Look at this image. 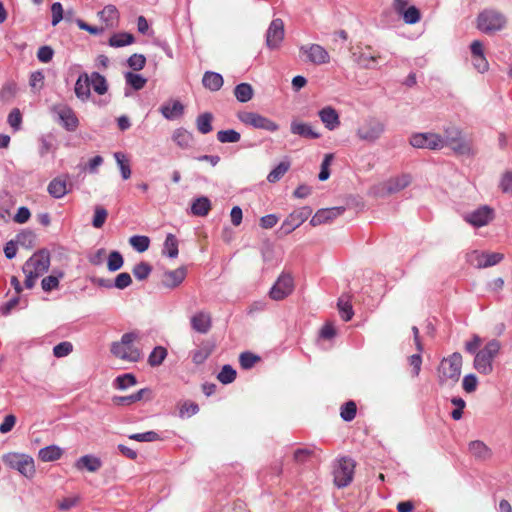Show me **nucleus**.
<instances>
[{
  "mask_svg": "<svg viewBox=\"0 0 512 512\" xmlns=\"http://www.w3.org/2000/svg\"><path fill=\"white\" fill-rule=\"evenodd\" d=\"M462 356L454 352L450 356L443 358L438 367V382L441 386L456 384L461 375Z\"/></svg>",
  "mask_w": 512,
  "mask_h": 512,
  "instance_id": "f257e3e1",
  "label": "nucleus"
},
{
  "mask_svg": "<svg viewBox=\"0 0 512 512\" xmlns=\"http://www.w3.org/2000/svg\"><path fill=\"white\" fill-rule=\"evenodd\" d=\"M507 24L506 17L493 9H485L476 19V27L485 34H492L502 30Z\"/></svg>",
  "mask_w": 512,
  "mask_h": 512,
  "instance_id": "f03ea898",
  "label": "nucleus"
},
{
  "mask_svg": "<svg viewBox=\"0 0 512 512\" xmlns=\"http://www.w3.org/2000/svg\"><path fill=\"white\" fill-rule=\"evenodd\" d=\"M3 463L10 469L16 470L25 478H33L35 475L34 459L24 453L10 452L3 456Z\"/></svg>",
  "mask_w": 512,
  "mask_h": 512,
  "instance_id": "7ed1b4c3",
  "label": "nucleus"
},
{
  "mask_svg": "<svg viewBox=\"0 0 512 512\" xmlns=\"http://www.w3.org/2000/svg\"><path fill=\"white\" fill-rule=\"evenodd\" d=\"M500 342L496 339L489 341L483 349L476 353L474 358V368L481 374H490L493 370V359L499 353Z\"/></svg>",
  "mask_w": 512,
  "mask_h": 512,
  "instance_id": "20e7f679",
  "label": "nucleus"
},
{
  "mask_svg": "<svg viewBox=\"0 0 512 512\" xmlns=\"http://www.w3.org/2000/svg\"><path fill=\"white\" fill-rule=\"evenodd\" d=\"M443 142L444 147H450L458 155L473 154L472 147L463 136L460 128L451 126L444 129Z\"/></svg>",
  "mask_w": 512,
  "mask_h": 512,
  "instance_id": "39448f33",
  "label": "nucleus"
},
{
  "mask_svg": "<svg viewBox=\"0 0 512 512\" xmlns=\"http://www.w3.org/2000/svg\"><path fill=\"white\" fill-rule=\"evenodd\" d=\"M385 124L375 117H369L357 128V137L368 143H375L385 132Z\"/></svg>",
  "mask_w": 512,
  "mask_h": 512,
  "instance_id": "423d86ee",
  "label": "nucleus"
},
{
  "mask_svg": "<svg viewBox=\"0 0 512 512\" xmlns=\"http://www.w3.org/2000/svg\"><path fill=\"white\" fill-rule=\"evenodd\" d=\"M320 456V449L315 445L297 447L292 451L291 463L297 470L307 468Z\"/></svg>",
  "mask_w": 512,
  "mask_h": 512,
  "instance_id": "0eeeda50",
  "label": "nucleus"
},
{
  "mask_svg": "<svg viewBox=\"0 0 512 512\" xmlns=\"http://www.w3.org/2000/svg\"><path fill=\"white\" fill-rule=\"evenodd\" d=\"M237 118L244 125L251 126L256 129L275 132L279 128L277 123L256 112L240 111L237 113Z\"/></svg>",
  "mask_w": 512,
  "mask_h": 512,
  "instance_id": "6e6552de",
  "label": "nucleus"
},
{
  "mask_svg": "<svg viewBox=\"0 0 512 512\" xmlns=\"http://www.w3.org/2000/svg\"><path fill=\"white\" fill-rule=\"evenodd\" d=\"M409 143L418 149L441 150L444 148L443 137L434 132L414 133Z\"/></svg>",
  "mask_w": 512,
  "mask_h": 512,
  "instance_id": "1a4fd4ad",
  "label": "nucleus"
},
{
  "mask_svg": "<svg viewBox=\"0 0 512 512\" xmlns=\"http://www.w3.org/2000/svg\"><path fill=\"white\" fill-rule=\"evenodd\" d=\"M294 279L290 273L282 272L269 291V296L275 301H281L294 291Z\"/></svg>",
  "mask_w": 512,
  "mask_h": 512,
  "instance_id": "9d476101",
  "label": "nucleus"
},
{
  "mask_svg": "<svg viewBox=\"0 0 512 512\" xmlns=\"http://www.w3.org/2000/svg\"><path fill=\"white\" fill-rule=\"evenodd\" d=\"M311 213L312 210L309 207H303L293 211L282 222L279 232L283 235L292 233L307 220Z\"/></svg>",
  "mask_w": 512,
  "mask_h": 512,
  "instance_id": "9b49d317",
  "label": "nucleus"
},
{
  "mask_svg": "<svg viewBox=\"0 0 512 512\" xmlns=\"http://www.w3.org/2000/svg\"><path fill=\"white\" fill-rule=\"evenodd\" d=\"M300 53L306 56V61L315 65H323L330 62L328 51L319 44H308L300 47Z\"/></svg>",
  "mask_w": 512,
  "mask_h": 512,
  "instance_id": "f8f14e48",
  "label": "nucleus"
},
{
  "mask_svg": "<svg viewBox=\"0 0 512 512\" xmlns=\"http://www.w3.org/2000/svg\"><path fill=\"white\" fill-rule=\"evenodd\" d=\"M50 266V255L46 250H41L31 256L23 265L22 270L29 269L38 275L46 273Z\"/></svg>",
  "mask_w": 512,
  "mask_h": 512,
  "instance_id": "ddd939ff",
  "label": "nucleus"
},
{
  "mask_svg": "<svg viewBox=\"0 0 512 512\" xmlns=\"http://www.w3.org/2000/svg\"><path fill=\"white\" fill-rule=\"evenodd\" d=\"M493 219L494 210L487 205H483L464 216L467 223L477 228L488 225Z\"/></svg>",
  "mask_w": 512,
  "mask_h": 512,
  "instance_id": "4468645a",
  "label": "nucleus"
},
{
  "mask_svg": "<svg viewBox=\"0 0 512 512\" xmlns=\"http://www.w3.org/2000/svg\"><path fill=\"white\" fill-rule=\"evenodd\" d=\"M284 34L283 21L279 18L272 20L266 32L267 47L271 50L279 48L284 39Z\"/></svg>",
  "mask_w": 512,
  "mask_h": 512,
  "instance_id": "2eb2a0df",
  "label": "nucleus"
},
{
  "mask_svg": "<svg viewBox=\"0 0 512 512\" xmlns=\"http://www.w3.org/2000/svg\"><path fill=\"white\" fill-rule=\"evenodd\" d=\"M356 462L350 457H341L334 465V480H353Z\"/></svg>",
  "mask_w": 512,
  "mask_h": 512,
  "instance_id": "dca6fc26",
  "label": "nucleus"
},
{
  "mask_svg": "<svg viewBox=\"0 0 512 512\" xmlns=\"http://www.w3.org/2000/svg\"><path fill=\"white\" fill-rule=\"evenodd\" d=\"M345 211V208L342 206L331 207V208H322L319 209L311 218L310 225L315 227L322 224L329 223L341 216Z\"/></svg>",
  "mask_w": 512,
  "mask_h": 512,
  "instance_id": "f3484780",
  "label": "nucleus"
},
{
  "mask_svg": "<svg viewBox=\"0 0 512 512\" xmlns=\"http://www.w3.org/2000/svg\"><path fill=\"white\" fill-rule=\"evenodd\" d=\"M191 327L200 334H206L212 327V317L209 312L199 311L190 319Z\"/></svg>",
  "mask_w": 512,
  "mask_h": 512,
  "instance_id": "a211bd4d",
  "label": "nucleus"
},
{
  "mask_svg": "<svg viewBox=\"0 0 512 512\" xmlns=\"http://www.w3.org/2000/svg\"><path fill=\"white\" fill-rule=\"evenodd\" d=\"M187 270L181 266L175 270L165 271L163 274L162 284L164 287L173 289L178 287L186 278Z\"/></svg>",
  "mask_w": 512,
  "mask_h": 512,
  "instance_id": "6ab92c4d",
  "label": "nucleus"
},
{
  "mask_svg": "<svg viewBox=\"0 0 512 512\" xmlns=\"http://www.w3.org/2000/svg\"><path fill=\"white\" fill-rule=\"evenodd\" d=\"M468 452L477 461H487L492 458L493 452L483 441L474 440L468 444Z\"/></svg>",
  "mask_w": 512,
  "mask_h": 512,
  "instance_id": "aec40b11",
  "label": "nucleus"
},
{
  "mask_svg": "<svg viewBox=\"0 0 512 512\" xmlns=\"http://www.w3.org/2000/svg\"><path fill=\"white\" fill-rule=\"evenodd\" d=\"M58 117L60 124L68 132H74L79 126V120L75 112L70 107H64L59 110Z\"/></svg>",
  "mask_w": 512,
  "mask_h": 512,
  "instance_id": "412c9836",
  "label": "nucleus"
},
{
  "mask_svg": "<svg viewBox=\"0 0 512 512\" xmlns=\"http://www.w3.org/2000/svg\"><path fill=\"white\" fill-rule=\"evenodd\" d=\"M318 115H319L320 120L322 121V123L328 130L332 131V130L336 129L337 127H339V125H340L339 114L337 113L336 109H334L333 107L326 106V107L322 108L318 112Z\"/></svg>",
  "mask_w": 512,
  "mask_h": 512,
  "instance_id": "4be33fe9",
  "label": "nucleus"
},
{
  "mask_svg": "<svg viewBox=\"0 0 512 512\" xmlns=\"http://www.w3.org/2000/svg\"><path fill=\"white\" fill-rule=\"evenodd\" d=\"M101 466V459L92 454L84 455L75 462V467L80 471L86 470L89 472H95L99 470Z\"/></svg>",
  "mask_w": 512,
  "mask_h": 512,
  "instance_id": "5701e85b",
  "label": "nucleus"
},
{
  "mask_svg": "<svg viewBox=\"0 0 512 512\" xmlns=\"http://www.w3.org/2000/svg\"><path fill=\"white\" fill-rule=\"evenodd\" d=\"M290 130L291 133L308 139H318L321 136L320 133L314 131L313 127L308 123L292 121Z\"/></svg>",
  "mask_w": 512,
  "mask_h": 512,
  "instance_id": "b1692460",
  "label": "nucleus"
},
{
  "mask_svg": "<svg viewBox=\"0 0 512 512\" xmlns=\"http://www.w3.org/2000/svg\"><path fill=\"white\" fill-rule=\"evenodd\" d=\"M411 180L412 178L409 174H402L400 176L390 178L386 182V190L389 194L397 193L409 186Z\"/></svg>",
  "mask_w": 512,
  "mask_h": 512,
  "instance_id": "393cba45",
  "label": "nucleus"
},
{
  "mask_svg": "<svg viewBox=\"0 0 512 512\" xmlns=\"http://www.w3.org/2000/svg\"><path fill=\"white\" fill-rule=\"evenodd\" d=\"M224 80L221 74L212 71H206L202 78L203 86L212 91H219L223 86Z\"/></svg>",
  "mask_w": 512,
  "mask_h": 512,
  "instance_id": "a878e982",
  "label": "nucleus"
},
{
  "mask_svg": "<svg viewBox=\"0 0 512 512\" xmlns=\"http://www.w3.org/2000/svg\"><path fill=\"white\" fill-rule=\"evenodd\" d=\"M47 191L55 199H60L69 192L66 180L61 177L52 179L48 184Z\"/></svg>",
  "mask_w": 512,
  "mask_h": 512,
  "instance_id": "bb28decb",
  "label": "nucleus"
},
{
  "mask_svg": "<svg viewBox=\"0 0 512 512\" xmlns=\"http://www.w3.org/2000/svg\"><path fill=\"white\" fill-rule=\"evenodd\" d=\"M90 80L86 73L81 74L74 87L75 94L78 99L82 101H86L89 99L91 92H90Z\"/></svg>",
  "mask_w": 512,
  "mask_h": 512,
  "instance_id": "cd10ccee",
  "label": "nucleus"
},
{
  "mask_svg": "<svg viewBox=\"0 0 512 512\" xmlns=\"http://www.w3.org/2000/svg\"><path fill=\"white\" fill-rule=\"evenodd\" d=\"M191 214L198 217H205L211 210V201L206 196L195 198L191 204Z\"/></svg>",
  "mask_w": 512,
  "mask_h": 512,
  "instance_id": "c85d7f7f",
  "label": "nucleus"
},
{
  "mask_svg": "<svg viewBox=\"0 0 512 512\" xmlns=\"http://www.w3.org/2000/svg\"><path fill=\"white\" fill-rule=\"evenodd\" d=\"M160 111L166 119L173 120L183 114L184 106L180 101L176 100L162 105Z\"/></svg>",
  "mask_w": 512,
  "mask_h": 512,
  "instance_id": "c756f323",
  "label": "nucleus"
},
{
  "mask_svg": "<svg viewBox=\"0 0 512 512\" xmlns=\"http://www.w3.org/2000/svg\"><path fill=\"white\" fill-rule=\"evenodd\" d=\"M172 138L181 149L190 148L194 140L193 135L183 128L176 129Z\"/></svg>",
  "mask_w": 512,
  "mask_h": 512,
  "instance_id": "7c9ffc66",
  "label": "nucleus"
},
{
  "mask_svg": "<svg viewBox=\"0 0 512 512\" xmlns=\"http://www.w3.org/2000/svg\"><path fill=\"white\" fill-rule=\"evenodd\" d=\"M62 456V449L56 445H49L41 448L38 457L43 462H52L58 460Z\"/></svg>",
  "mask_w": 512,
  "mask_h": 512,
  "instance_id": "2f4dec72",
  "label": "nucleus"
},
{
  "mask_svg": "<svg viewBox=\"0 0 512 512\" xmlns=\"http://www.w3.org/2000/svg\"><path fill=\"white\" fill-rule=\"evenodd\" d=\"M253 88L249 83H240L234 88V95L241 103L250 101L253 97Z\"/></svg>",
  "mask_w": 512,
  "mask_h": 512,
  "instance_id": "473e14b6",
  "label": "nucleus"
},
{
  "mask_svg": "<svg viewBox=\"0 0 512 512\" xmlns=\"http://www.w3.org/2000/svg\"><path fill=\"white\" fill-rule=\"evenodd\" d=\"M179 250H178V240L175 237V235L169 233L166 236L162 254L166 255L169 258H176L178 256Z\"/></svg>",
  "mask_w": 512,
  "mask_h": 512,
  "instance_id": "72a5a7b5",
  "label": "nucleus"
},
{
  "mask_svg": "<svg viewBox=\"0 0 512 512\" xmlns=\"http://www.w3.org/2000/svg\"><path fill=\"white\" fill-rule=\"evenodd\" d=\"M111 352L116 357L128 359V332L122 335L120 342H114L112 344Z\"/></svg>",
  "mask_w": 512,
  "mask_h": 512,
  "instance_id": "f704fd0d",
  "label": "nucleus"
},
{
  "mask_svg": "<svg viewBox=\"0 0 512 512\" xmlns=\"http://www.w3.org/2000/svg\"><path fill=\"white\" fill-rule=\"evenodd\" d=\"M213 115L210 112L200 114L196 119V126L201 134H208L213 130Z\"/></svg>",
  "mask_w": 512,
  "mask_h": 512,
  "instance_id": "c9c22d12",
  "label": "nucleus"
},
{
  "mask_svg": "<svg viewBox=\"0 0 512 512\" xmlns=\"http://www.w3.org/2000/svg\"><path fill=\"white\" fill-rule=\"evenodd\" d=\"M98 15L106 26H113L115 20L118 18V10L114 5H107L98 13Z\"/></svg>",
  "mask_w": 512,
  "mask_h": 512,
  "instance_id": "e433bc0d",
  "label": "nucleus"
},
{
  "mask_svg": "<svg viewBox=\"0 0 512 512\" xmlns=\"http://www.w3.org/2000/svg\"><path fill=\"white\" fill-rule=\"evenodd\" d=\"M90 80V86L93 87L94 91L98 93L99 95H103L107 92V82L104 76H102L98 72H92L91 76L89 77Z\"/></svg>",
  "mask_w": 512,
  "mask_h": 512,
  "instance_id": "4c0bfd02",
  "label": "nucleus"
},
{
  "mask_svg": "<svg viewBox=\"0 0 512 512\" xmlns=\"http://www.w3.org/2000/svg\"><path fill=\"white\" fill-rule=\"evenodd\" d=\"M290 161H282L280 162L267 176V181L269 183L278 182L289 170Z\"/></svg>",
  "mask_w": 512,
  "mask_h": 512,
  "instance_id": "58836bf2",
  "label": "nucleus"
},
{
  "mask_svg": "<svg viewBox=\"0 0 512 512\" xmlns=\"http://www.w3.org/2000/svg\"><path fill=\"white\" fill-rule=\"evenodd\" d=\"M167 357V349L163 346H156L148 357V364L151 367L160 366Z\"/></svg>",
  "mask_w": 512,
  "mask_h": 512,
  "instance_id": "ea45409f",
  "label": "nucleus"
},
{
  "mask_svg": "<svg viewBox=\"0 0 512 512\" xmlns=\"http://www.w3.org/2000/svg\"><path fill=\"white\" fill-rule=\"evenodd\" d=\"M241 135L234 129L220 130L217 133V140L221 143H237Z\"/></svg>",
  "mask_w": 512,
  "mask_h": 512,
  "instance_id": "a19ab883",
  "label": "nucleus"
},
{
  "mask_svg": "<svg viewBox=\"0 0 512 512\" xmlns=\"http://www.w3.org/2000/svg\"><path fill=\"white\" fill-rule=\"evenodd\" d=\"M130 245L139 253L145 252L150 245V239L144 235H134L130 237Z\"/></svg>",
  "mask_w": 512,
  "mask_h": 512,
  "instance_id": "79ce46f5",
  "label": "nucleus"
},
{
  "mask_svg": "<svg viewBox=\"0 0 512 512\" xmlns=\"http://www.w3.org/2000/svg\"><path fill=\"white\" fill-rule=\"evenodd\" d=\"M236 370L229 364H226L222 367L221 371L217 375V379L222 384H230L232 383L236 378Z\"/></svg>",
  "mask_w": 512,
  "mask_h": 512,
  "instance_id": "37998d69",
  "label": "nucleus"
},
{
  "mask_svg": "<svg viewBox=\"0 0 512 512\" xmlns=\"http://www.w3.org/2000/svg\"><path fill=\"white\" fill-rule=\"evenodd\" d=\"M337 306H338L341 318L345 322L350 321L354 315L351 303L348 300H345L343 297H340L338 299Z\"/></svg>",
  "mask_w": 512,
  "mask_h": 512,
  "instance_id": "c03bdc74",
  "label": "nucleus"
},
{
  "mask_svg": "<svg viewBox=\"0 0 512 512\" xmlns=\"http://www.w3.org/2000/svg\"><path fill=\"white\" fill-rule=\"evenodd\" d=\"M124 263L123 256L118 251H112L107 260V268L111 272H115L119 270Z\"/></svg>",
  "mask_w": 512,
  "mask_h": 512,
  "instance_id": "a18cd8bd",
  "label": "nucleus"
},
{
  "mask_svg": "<svg viewBox=\"0 0 512 512\" xmlns=\"http://www.w3.org/2000/svg\"><path fill=\"white\" fill-rule=\"evenodd\" d=\"M356 412L357 406L355 402L348 401L341 406L340 416L344 421L350 422L355 418Z\"/></svg>",
  "mask_w": 512,
  "mask_h": 512,
  "instance_id": "49530a36",
  "label": "nucleus"
},
{
  "mask_svg": "<svg viewBox=\"0 0 512 512\" xmlns=\"http://www.w3.org/2000/svg\"><path fill=\"white\" fill-rule=\"evenodd\" d=\"M152 271V266L147 262H140L133 268V275L137 280L143 281L148 278Z\"/></svg>",
  "mask_w": 512,
  "mask_h": 512,
  "instance_id": "de8ad7c7",
  "label": "nucleus"
},
{
  "mask_svg": "<svg viewBox=\"0 0 512 512\" xmlns=\"http://www.w3.org/2000/svg\"><path fill=\"white\" fill-rule=\"evenodd\" d=\"M81 497L79 495H70L57 501V507L60 511H68L73 507H76L80 502Z\"/></svg>",
  "mask_w": 512,
  "mask_h": 512,
  "instance_id": "09e8293b",
  "label": "nucleus"
},
{
  "mask_svg": "<svg viewBox=\"0 0 512 512\" xmlns=\"http://www.w3.org/2000/svg\"><path fill=\"white\" fill-rule=\"evenodd\" d=\"M259 360V356L248 351L242 352L239 356V363L243 369L252 368Z\"/></svg>",
  "mask_w": 512,
  "mask_h": 512,
  "instance_id": "8fccbe9b",
  "label": "nucleus"
},
{
  "mask_svg": "<svg viewBox=\"0 0 512 512\" xmlns=\"http://www.w3.org/2000/svg\"><path fill=\"white\" fill-rule=\"evenodd\" d=\"M161 439L162 438L160 437V435L154 431L130 434V440H135L139 442H154L159 441Z\"/></svg>",
  "mask_w": 512,
  "mask_h": 512,
  "instance_id": "3c124183",
  "label": "nucleus"
},
{
  "mask_svg": "<svg viewBox=\"0 0 512 512\" xmlns=\"http://www.w3.org/2000/svg\"><path fill=\"white\" fill-rule=\"evenodd\" d=\"M72 350V343L68 341H63L54 346L53 355L57 358H62L69 355L72 352Z\"/></svg>",
  "mask_w": 512,
  "mask_h": 512,
  "instance_id": "603ef678",
  "label": "nucleus"
},
{
  "mask_svg": "<svg viewBox=\"0 0 512 512\" xmlns=\"http://www.w3.org/2000/svg\"><path fill=\"white\" fill-rule=\"evenodd\" d=\"M107 210L103 208L102 206H96L94 209V217L92 220V225L95 228H101L107 218Z\"/></svg>",
  "mask_w": 512,
  "mask_h": 512,
  "instance_id": "864d4df0",
  "label": "nucleus"
},
{
  "mask_svg": "<svg viewBox=\"0 0 512 512\" xmlns=\"http://www.w3.org/2000/svg\"><path fill=\"white\" fill-rule=\"evenodd\" d=\"M504 258V255L502 253L498 252H492V253H486L484 252V260L483 263H479L480 266L491 267L498 263H500Z\"/></svg>",
  "mask_w": 512,
  "mask_h": 512,
  "instance_id": "5fc2aeb1",
  "label": "nucleus"
},
{
  "mask_svg": "<svg viewBox=\"0 0 512 512\" xmlns=\"http://www.w3.org/2000/svg\"><path fill=\"white\" fill-rule=\"evenodd\" d=\"M114 158L120 168L123 179H128V158L123 152H115Z\"/></svg>",
  "mask_w": 512,
  "mask_h": 512,
  "instance_id": "6e6d98bb",
  "label": "nucleus"
},
{
  "mask_svg": "<svg viewBox=\"0 0 512 512\" xmlns=\"http://www.w3.org/2000/svg\"><path fill=\"white\" fill-rule=\"evenodd\" d=\"M7 122L14 129V131L20 130L22 124V115L18 108L11 110L8 115Z\"/></svg>",
  "mask_w": 512,
  "mask_h": 512,
  "instance_id": "4d7b16f0",
  "label": "nucleus"
},
{
  "mask_svg": "<svg viewBox=\"0 0 512 512\" xmlns=\"http://www.w3.org/2000/svg\"><path fill=\"white\" fill-rule=\"evenodd\" d=\"M403 19L407 24H415L420 20V12L415 6H410L402 13Z\"/></svg>",
  "mask_w": 512,
  "mask_h": 512,
  "instance_id": "13d9d810",
  "label": "nucleus"
},
{
  "mask_svg": "<svg viewBox=\"0 0 512 512\" xmlns=\"http://www.w3.org/2000/svg\"><path fill=\"white\" fill-rule=\"evenodd\" d=\"M53 136L52 135H46L41 136L40 146H39V154L41 157H44L47 153H49L53 149Z\"/></svg>",
  "mask_w": 512,
  "mask_h": 512,
  "instance_id": "bf43d9fd",
  "label": "nucleus"
},
{
  "mask_svg": "<svg viewBox=\"0 0 512 512\" xmlns=\"http://www.w3.org/2000/svg\"><path fill=\"white\" fill-rule=\"evenodd\" d=\"M147 83V78L141 74L130 71V88L136 91L141 90Z\"/></svg>",
  "mask_w": 512,
  "mask_h": 512,
  "instance_id": "052dcab7",
  "label": "nucleus"
},
{
  "mask_svg": "<svg viewBox=\"0 0 512 512\" xmlns=\"http://www.w3.org/2000/svg\"><path fill=\"white\" fill-rule=\"evenodd\" d=\"M153 397L152 390L149 388H143L137 391L136 393L130 394V404L135 403L141 400L149 401Z\"/></svg>",
  "mask_w": 512,
  "mask_h": 512,
  "instance_id": "680f3d73",
  "label": "nucleus"
},
{
  "mask_svg": "<svg viewBox=\"0 0 512 512\" xmlns=\"http://www.w3.org/2000/svg\"><path fill=\"white\" fill-rule=\"evenodd\" d=\"M59 286V277L55 275H49L42 279L41 287L45 292H50L53 289L58 288Z\"/></svg>",
  "mask_w": 512,
  "mask_h": 512,
  "instance_id": "e2e57ef3",
  "label": "nucleus"
},
{
  "mask_svg": "<svg viewBox=\"0 0 512 512\" xmlns=\"http://www.w3.org/2000/svg\"><path fill=\"white\" fill-rule=\"evenodd\" d=\"M146 64V57L143 54L130 55V70L139 71L144 68Z\"/></svg>",
  "mask_w": 512,
  "mask_h": 512,
  "instance_id": "0e129e2a",
  "label": "nucleus"
},
{
  "mask_svg": "<svg viewBox=\"0 0 512 512\" xmlns=\"http://www.w3.org/2000/svg\"><path fill=\"white\" fill-rule=\"evenodd\" d=\"M377 61L376 56L368 55L366 53H361L357 58V63L366 69H371L375 67V63Z\"/></svg>",
  "mask_w": 512,
  "mask_h": 512,
  "instance_id": "69168bd1",
  "label": "nucleus"
},
{
  "mask_svg": "<svg viewBox=\"0 0 512 512\" xmlns=\"http://www.w3.org/2000/svg\"><path fill=\"white\" fill-rule=\"evenodd\" d=\"M109 45L111 47H124L128 45V32L120 34H114L109 39Z\"/></svg>",
  "mask_w": 512,
  "mask_h": 512,
  "instance_id": "338daca9",
  "label": "nucleus"
},
{
  "mask_svg": "<svg viewBox=\"0 0 512 512\" xmlns=\"http://www.w3.org/2000/svg\"><path fill=\"white\" fill-rule=\"evenodd\" d=\"M54 50L50 46H41L37 52V58L42 63H48L52 60Z\"/></svg>",
  "mask_w": 512,
  "mask_h": 512,
  "instance_id": "774afa93",
  "label": "nucleus"
}]
</instances>
